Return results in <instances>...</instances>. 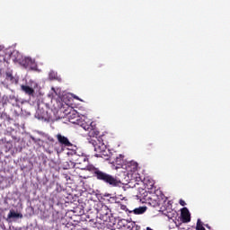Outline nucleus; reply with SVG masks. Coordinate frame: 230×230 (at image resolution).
Masks as SVG:
<instances>
[{
  "label": "nucleus",
  "instance_id": "nucleus-2",
  "mask_svg": "<svg viewBox=\"0 0 230 230\" xmlns=\"http://www.w3.org/2000/svg\"><path fill=\"white\" fill-rule=\"evenodd\" d=\"M75 118H77V125L82 127L84 130H87L89 132L90 137H94L95 136H100V131L96 129V123L91 120H85V119H82L79 114H75Z\"/></svg>",
  "mask_w": 230,
  "mask_h": 230
},
{
  "label": "nucleus",
  "instance_id": "nucleus-25",
  "mask_svg": "<svg viewBox=\"0 0 230 230\" xmlns=\"http://www.w3.org/2000/svg\"><path fill=\"white\" fill-rule=\"evenodd\" d=\"M179 204H181V206H186V201H184L183 199H180Z\"/></svg>",
  "mask_w": 230,
  "mask_h": 230
},
{
  "label": "nucleus",
  "instance_id": "nucleus-4",
  "mask_svg": "<svg viewBox=\"0 0 230 230\" xmlns=\"http://www.w3.org/2000/svg\"><path fill=\"white\" fill-rule=\"evenodd\" d=\"M75 164H77L79 170H86L87 172H91V168H95L94 165L89 164V158L84 155H77Z\"/></svg>",
  "mask_w": 230,
  "mask_h": 230
},
{
  "label": "nucleus",
  "instance_id": "nucleus-1",
  "mask_svg": "<svg viewBox=\"0 0 230 230\" xmlns=\"http://www.w3.org/2000/svg\"><path fill=\"white\" fill-rule=\"evenodd\" d=\"M90 172L93 174V177L96 179V181L108 184V186H111V188H116L121 184V181L118 179V177L109 174V172L102 171L98 167H91Z\"/></svg>",
  "mask_w": 230,
  "mask_h": 230
},
{
  "label": "nucleus",
  "instance_id": "nucleus-23",
  "mask_svg": "<svg viewBox=\"0 0 230 230\" xmlns=\"http://www.w3.org/2000/svg\"><path fill=\"white\" fill-rule=\"evenodd\" d=\"M31 139L33 141V143H39V141H40V138H35L34 137H31Z\"/></svg>",
  "mask_w": 230,
  "mask_h": 230
},
{
  "label": "nucleus",
  "instance_id": "nucleus-24",
  "mask_svg": "<svg viewBox=\"0 0 230 230\" xmlns=\"http://www.w3.org/2000/svg\"><path fill=\"white\" fill-rule=\"evenodd\" d=\"M47 139L49 143H55V138H53V137H48Z\"/></svg>",
  "mask_w": 230,
  "mask_h": 230
},
{
  "label": "nucleus",
  "instance_id": "nucleus-3",
  "mask_svg": "<svg viewBox=\"0 0 230 230\" xmlns=\"http://www.w3.org/2000/svg\"><path fill=\"white\" fill-rule=\"evenodd\" d=\"M18 57L15 58V61L19 62V64H21V66H22L23 67H25V69H31V71H37V63H35V59H32L31 58H22V56H21V54H19L18 52H16Z\"/></svg>",
  "mask_w": 230,
  "mask_h": 230
},
{
  "label": "nucleus",
  "instance_id": "nucleus-14",
  "mask_svg": "<svg viewBox=\"0 0 230 230\" xmlns=\"http://www.w3.org/2000/svg\"><path fill=\"white\" fill-rule=\"evenodd\" d=\"M10 100H15V102H17V98H15V96L8 97L7 95H4L2 97V105H3V107H4L5 105H8V103L10 102Z\"/></svg>",
  "mask_w": 230,
  "mask_h": 230
},
{
  "label": "nucleus",
  "instance_id": "nucleus-12",
  "mask_svg": "<svg viewBox=\"0 0 230 230\" xmlns=\"http://www.w3.org/2000/svg\"><path fill=\"white\" fill-rule=\"evenodd\" d=\"M146 200L148 204L153 208H157V206H159V200L157 199V196L155 195H153L152 198L148 197Z\"/></svg>",
  "mask_w": 230,
  "mask_h": 230
},
{
  "label": "nucleus",
  "instance_id": "nucleus-21",
  "mask_svg": "<svg viewBox=\"0 0 230 230\" xmlns=\"http://www.w3.org/2000/svg\"><path fill=\"white\" fill-rule=\"evenodd\" d=\"M146 150H152L154 148V144L149 143L146 146Z\"/></svg>",
  "mask_w": 230,
  "mask_h": 230
},
{
  "label": "nucleus",
  "instance_id": "nucleus-6",
  "mask_svg": "<svg viewBox=\"0 0 230 230\" xmlns=\"http://www.w3.org/2000/svg\"><path fill=\"white\" fill-rule=\"evenodd\" d=\"M56 137L59 145H61L62 146H73V144L69 141V138H67L64 135L58 133V135H56Z\"/></svg>",
  "mask_w": 230,
  "mask_h": 230
},
{
  "label": "nucleus",
  "instance_id": "nucleus-18",
  "mask_svg": "<svg viewBox=\"0 0 230 230\" xmlns=\"http://www.w3.org/2000/svg\"><path fill=\"white\" fill-rule=\"evenodd\" d=\"M5 80H9L10 82L13 80V74L12 73V71L8 70L5 72Z\"/></svg>",
  "mask_w": 230,
  "mask_h": 230
},
{
  "label": "nucleus",
  "instance_id": "nucleus-19",
  "mask_svg": "<svg viewBox=\"0 0 230 230\" xmlns=\"http://www.w3.org/2000/svg\"><path fill=\"white\" fill-rule=\"evenodd\" d=\"M196 229L197 230H206V228L202 225V221H200V219H198V221H197Z\"/></svg>",
  "mask_w": 230,
  "mask_h": 230
},
{
  "label": "nucleus",
  "instance_id": "nucleus-7",
  "mask_svg": "<svg viewBox=\"0 0 230 230\" xmlns=\"http://www.w3.org/2000/svg\"><path fill=\"white\" fill-rule=\"evenodd\" d=\"M181 217L183 224H188V222H191V215L190 214V210L188 209V208H183L181 209Z\"/></svg>",
  "mask_w": 230,
  "mask_h": 230
},
{
  "label": "nucleus",
  "instance_id": "nucleus-16",
  "mask_svg": "<svg viewBox=\"0 0 230 230\" xmlns=\"http://www.w3.org/2000/svg\"><path fill=\"white\" fill-rule=\"evenodd\" d=\"M75 114H78L76 111H73L72 112L69 113L68 119H70L71 123H76L77 124V119L78 117H76V115Z\"/></svg>",
  "mask_w": 230,
  "mask_h": 230
},
{
  "label": "nucleus",
  "instance_id": "nucleus-26",
  "mask_svg": "<svg viewBox=\"0 0 230 230\" xmlns=\"http://www.w3.org/2000/svg\"><path fill=\"white\" fill-rule=\"evenodd\" d=\"M0 223H1V219H0Z\"/></svg>",
  "mask_w": 230,
  "mask_h": 230
},
{
  "label": "nucleus",
  "instance_id": "nucleus-10",
  "mask_svg": "<svg viewBox=\"0 0 230 230\" xmlns=\"http://www.w3.org/2000/svg\"><path fill=\"white\" fill-rule=\"evenodd\" d=\"M21 90L22 93H25V94H28V96H33V94H35V90L26 84H22Z\"/></svg>",
  "mask_w": 230,
  "mask_h": 230
},
{
  "label": "nucleus",
  "instance_id": "nucleus-20",
  "mask_svg": "<svg viewBox=\"0 0 230 230\" xmlns=\"http://www.w3.org/2000/svg\"><path fill=\"white\" fill-rule=\"evenodd\" d=\"M89 143L90 145H93L94 148H96V146L99 145L98 140L92 137L89 138Z\"/></svg>",
  "mask_w": 230,
  "mask_h": 230
},
{
  "label": "nucleus",
  "instance_id": "nucleus-13",
  "mask_svg": "<svg viewBox=\"0 0 230 230\" xmlns=\"http://www.w3.org/2000/svg\"><path fill=\"white\" fill-rule=\"evenodd\" d=\"M115 170H118V168H121L123 166V163H125V161L123 160V155H119V156L116 157L115 159Z\"/></svg>",
  "mask_w": 230,
  "mask_h": 230
},
{
  "label": "nucleus",
  "instance_id": "nucleus-8",
  "mask_svg": "<svg viewBox=\"0 0 230 230\" xmlns=\"http://www.w3.org/2000/svg\"><path fill=\"white\" fill-rule=\"evenodd\" d=\"M137 162L131 161L127 163L125 168L128 173H136V172H137Z\"/></svg>",
  "mask_w": 230,
  "mask_h": 230
},
{
  "label": "nucleus",
  "instance_id": "nucleus-5",
  "mask_svg": "<svg viewBox=\"0 0 230 230\" xmlns=\"http://www.w3.org/2000/svg\"><path fill=\"white\" fill-rule=\"evenodd\" d=\"M95 157H102V159H109V153L107 152V146L99 142V145L94 147Z\"/></svg>",
  "mask_w": 230,
  "mask_h": 230
},
{
  "label": "nucleus",
  "instance_id": "nucleus-11",
  "mask_svg": "<svg viewBox=\"0 0 230 230\" xmlns=\"http://www.w3.org/2000/svg\"><path fill=\"white\" fill-rule=\"evenodd\" d=\"M155 184V181L150 178H145L144 179V186L146 188V190H154V186Z\"/></svg>",
  "mask_w": 230,
  "mask_h": 230
},
{
  "label": "nucleus",
  "instance_id": "nucleus-15",
  "mask_svg": "<svg viewBox=\"0 0 230 230\" xmlns=\"http://www.w3.org/2000/svg\"><path fill=\"white\" fill-rule=\"evenodd\" d=\"M7 218H22V214L16 213L13 210H10L9 214L7 215Z\"/></svg>",
  "mask_w": 230,
  "mask_h": 230
},
{
  "label": "nucleus",
  "instance_id": "nucleus-9",
  "mask_svg": "<svg viewBox=\"0 0 230 230\" xmlns=\"http://www.w3.org/2000/svg\"><path fill=\"white\" fill-rule=\"evenodd\" d=\"M98 213L102 217V218H105L104 220H107V218H109V215H111V208L106 205H102Z\"/></svg>",
  "mask_w": 230,
  "mask_h": 230
},
{
  "label": "nucleus",
  "instance_id": "nucleus-22",
  "mask_svg": "<svg viewBox=\"0 0 230 230\" xmlns=\"http://www.w3.org/2000/svg\"><path fill=\"white\" fill-rule=\"evenodd\" d=\"M119 208L120 209H122V211H128V209L127 208V205L119 204Z\"/></svg>",
  "mask_w": 230,
  "mask_h": 230
},
{
  "label": "nucleus",
  "instance_id": "nucleus-17",
  "mask_svg": "<svg viewBox=\"0 0 230 230\" xmlns=\"http://www.w3.org/2000/svg\"><path fill=\"white\" fill-rule=\"evenodd\" d=\"M146 211V207H139L133 210L135 215H143Z\"/></svg>",
  "mask_w": 230,
  "mask_h": 230
}]
</instances>
